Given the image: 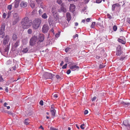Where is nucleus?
<instances>
[{
  "label": "nucleus",
  "instance_id": "47",
  "mask_svg": "<svg viewBox=\"0 0 130 130\" xmlns=\"http://www.w3.org/2000/svg\"><path fill=\"white\" fill-rule=\"evenodd\" d=\"M42 3H41V4L40 5V7L42 8L43 9H45V7H44L42 5Z\"/></svg>",
  "mask_w": 130,
  "mask_h": 130
},
{
  "label": "nucleus",
  "instance_id": "7",
  "mask_svg": "<svg viewBox=\"0 0 130 130\" xmlns=\"http://www.w3.org/2000/svg\"><path fill=\"white\" fill-rule=\"evenodd\" d=\"M49 28V27L48 25L45 24L43 26L42 29V31L44 33H46L48 31Z\"/></svg>",
  "mask_w": 130,
  "mask_h": 130
},
{
  "label": "nucleus",
  "instance_id": "27",
  "mask_svg": "<svg viewBox=\"0 0 130 130\" xmlns=\"http://www.w3.org/2000/svg\"><path fill=\"white\" fill-rule=\"evenodd\" d=\"M118 40L119 42L121 43L122 44H124L125 43V42L122 39H118Z\"/></svg>",
  "mask_w": 130,
  "mask_h": 130
},
{
  "label": "nucleus",
  "instance_id": "32",
  "mask_svg": "<svg viewBox=\"0 0 130 130\" xmlns=\"http://www.w3.org/2000/svg\"><path fill=\"white\" fill-rule=\"evenodd\" d=\"M8 43V42L7 40L6 39H4L3 41V44L4 45H6Z\"/></svg>",
  "mask_w": 130,
  "mask_h": 130
},
{
  "label": "nucleus",
  "instance_id": "34",
  "mask_svg": "<svg viewBox=\"0 0 130 130\" xmlns=\"http://www.w3.org/2000/svg\"><path fill=\"white\" fill-rule=\"evenodd\" d=\"M95 22H93L91 24V27L92 28H94V26H95Z\"/></svg>",
  "mask_w": 130,
  "mask_h": 130
},
{
  "label": "nucleus",
  "instance_id": "49",
  "mask_svg": "<svg viewBox=\"0 0 130 130\" xmlns=\"http://www.w3.org/2000/svg\"><path fill=\"white\" fill-rule=\"evenodd\" d=\"M102 1V0H96V2L97 3H101Z\"/></svg>",
  "mask_w": 130,
  "mask_h": 130
},
{
  "label": "nucleus",
  "instance_id": "46",
  "mask_svg": "<svg viewBox=\"0 0 130 130\" xmlns=\"http://www.w3.org/2000/svg\"><path fill=\"white\" fill-rule=\"evenodd\" d=\"M4 81V79L2 78V76L0 75V82H3Z\"/></svg>",
  "mask_w": 130,
  "mask_h": 130
},
{
  "label": "nucleus",
  "instance_id": "48",
  "mask_svg": "<svg viewBox=\"0 0 130 130\" xmlns=\"http://www.w3.org/2000/svg\"><path fill=\"white\" fill-rule=\"evenodd\" d=\"M58 97V94H55L53 95V97L55 99H56Z\"/></svg>",
  "mask_w": 130,
  "mask_h": 130
},
{
  "label": "nucleus",
  "instance_id": "6",
  "mask_svg": "<svg viewBox=\"0 0 130 130\" xmlns=\"http://www.w3.org/2000/svg\"><path fill=\"white\" fill-rule=\"evenodd\" d=\"M37 40V36H34L32 37L29 41L30 45L31 46L34 45L36 43Z\"/></svg>",
  "mask_w": 130,
  "mask_h": 130
},
{
  "label": "nucleus",
  "instance_id": "11",
  "mask_svg": "<svg viewBox=\"0 0 130 130\" xmlns=\"http://www.w3.org/2000/svg\"><path fill=\"white\" fill-rule=\"evenodd\" d=\"M52 12L53 15H57V7H53L52 9Z\"/></svg>",
  "mask_w": 130,
  "mask_h": 130
},
{
  "label": "nucleus",
  "instance_id": "10",
  "mask_svg": "<svg viewBox=\"0 0 130 130\" xmlns=\"http://www.w3.org/2000/svg\"><path fill=\"white\" fill-rule=\"evenodd\" d=\"M123 124L126 127L127 130H130V123L127 120H125L123 121Z\"/></svg>",
  "mask_w": 130,
  "mask_h": 130
},
{
  "label": "nucleus",
  "instance_id": "25",
  "mask_svg": "<svg viewBox=\"0 0 130 130\" xmlns=\"http://www.w3.org/2000/svg\"><path fill=\"white\" fill-rule=\"evenodd\" d=\"M24 124H26V125L28 124L29 123L28 119H25V120L24 121Z\"/></svg>",
  "mask_w": 130,
  "mask_h": 130
},
{
  "label": "nucleus",
  "instance_id": "31",
  "mask_svg": "<svg viewBox=\"0 0 130 130\" xmlns=\"http://www.w3.org/2000/svg\"><path fill=\"white\" fill-rule=\"evenodd\" d=\"M19 6V3L18 2H15L14 4V7L15 8H17Z\"/></svg>",
  "mask_w": 130,
  "mask_h": 130
},
{
  "label": "nucleus",
  "instance_id": "54",
  "mask_svg": "<svg viewBox=\"0 0 130 130\" xmlns=\"http://www.w3.org/2000/svg\"><path fill=\"white\" fill-rule=\"evenodd\" d=\"M125 57H121L120 58H119V59L120 60H122L124 58H125Z\"/></svg>",
  "mask_w": 130,
  "mask_h": 130
},
{
  "label": "nucleus",
  "instance_id": "13",
  "mask_svg": "<svg viewBox=\"0 0 130 130\" xmlns=\"http://www.w3.org/2000/svg\"><path fill=\"white\" fill-rule=\"evenodd\" d=\"M67 20L69 22L71 19V16L70 13L67 12L66 13Z\"/></svg>",
  "mask_w": 130,
  "mask_h": 130
},
{
  "label": "nucleus",
  "instance_id": "2",
  "mask_svg": "<svg viewBox=\"0 0 130 130\" xmlns=\"http://www.w3.org/2000/svg\"><path fill=\"white\" fill-rule=\"evenodd\" d=\"M41 23V20L39 18L34 20L32 23V27L34 29H38L40 26Z\"/></svg>",
  "mask_w": 130,
  "mask_h": 130
},
{
  "label": "nucleus",
  "instance_id": "51",
  "mask_svg": "<svg viewBox=\"0 0 130 130\" xmlns=\"http://www.w3.org/2000/svg\"><path fill=\"white\" fill-rule=\"evenodd\" d=\"M56 77L57 79H59L60 78V77L58 75H56Z\"/></svg>",
  "mask_w": 130,
  "mask_h": 130
},
{
  "label": "nucleus",
  "instance_id": "52",
  "mask_svg": "<svg viewBox=\"0 0 130 130\" xmlns=\"http://www.w3.org/2000/svg\"><path fill=\"white\" fill-rule=\"evenodd\" d=\"M96 96H94L93 98L92 99V100L93 101H94L96 99Z\"/></svg>",
  "mask_w": 130,
  "mask_h": 130
},
{
  "label": "nucleus",
  "instance_id": "19",
  "mask_svg": "<svg viewBox=\"0 0 130 130\" xmlns=\"http://www.w3.org/2000/svg\"><path fill=\"white\" fill-rule=\"evenodd\" d=\"M41 15L42 18L44 19H46L48 17V16L46 13H44Z\"/></svg>",
  "mask_w": 130,
  "mask_h": 130
},
{
  "label": "nucleus",
  "instance_id": "3",
  "mask_svg": "<svg viewBox=\"0 0 130 130\" xmlns=\"http://www.w3.org/2000/svg\"><path fill=\"white\" fill-rule=\"evenodd\" d=\"M53 17L52 18L49 17L48 19V22L50 25H53L58 22L59 20L58 15L57 14L53 15Z\"/></svg>",
  "mask_w": 130,
  "mask_h": 130
},
{
  "label": "nucleus",
  "instance_id": "15",
  "mask_svg": "<svg viewBox=\"0 0 130 130\" xmlns=\"http://www.w3.org/2000/svg\"><path fill=\"white\" fill-rule=\"evenodd\" d=\"M27 3L22 2L20 4V6L21 7L24 8L26 7L27 6Z\"/></svg>",
  "mask_w": 130,
  "mask_h": 130
},
{
  "label": "nucleus",
  "instance_id": "60",
  "mask_svg": "<svg viewBox=\"0 0 130 130\" xmlns=\"http://www.w3.org/2000/svg\"><path fill=\"white\" fill-rule=\"evenodd\" d=\"M6 88L5 89V91L6 92H8V88L7 87H6Z\"/></svg>",
  "mask_w": 130,
  "mask_h": 130
},
{
  "label": "nucleus",
  "instance_id": "64",
  "mask_svg": "<svg viewBox=\"0 0 130 130\" xmlns=\"http://www.w3.org/2000/svg\"><path fill=\"white\" fill-rule=\"evenodd\" d=\"M127 21L128 22V23L130 24V18H129L127 20Z\"/></svg>",
  "mask_w": 130,
  "mask_h": 130
},
{
  "label": "nucleus",
  "instance_id": "16",
  "mask_svg": "<svg viewBox=\"0 0 130 130\" xmlns=\"http://www.w3.org/2000/svg\"><path fill=\"white\" fill-rule=\"evenodd\" d=\"M44 40V35L43 34H41L40 35L39 41L40 42H42Z\"/></svg>",
  "mask_w": 130,
  "mask_h": 130
},
{
  "label": "nucleus",
  "instance_id": "12",
  "mask_svg": "<svg viewBox=\"0 0 130 130\" xmlns=\"http://www.w3.org/2000/svg\"><path fill=\"white\" fill-rule=\"evenodd\" d=\"M75 6L73 4H70V10L71 12H73L75 11Z\"/></svg>",
  "mask_w": 130,
  "mask_h": 130
},
{
  "label": "nucleus",
  "instance_id": "5",
  "mask_svg": "<svg viewBox=\"0 0 130 130\" xmlns=\"http://www.w3.org/2000/svg\"><path fill=\"white\" fill-rule=\"evenodd\" d=\"M54 75L51 73L45 72L43 75V77L45 79L48 78L52 79Z\"/></svg>",
  "mask_w": 130,
  "mask_h": 130
},
{
  "label": "nucleus",
  "instance_id": "45",
  "mask_svg": "<svg viewBox=\"0 0 130 130\" xmlns=\"http://www.w3.org/2000/svg\"><path fill=\"white\" fill-rule=\"evenodd\" d=\"M67 64H66L64 65H63L62 66V68L63 69H66L67 68Z\"/></svg>",
  "mask_w": 130,
  "mask_h": 130
},
{
  "label": "nucleus",
  "instance_id": "61",
  "mask_svg": "<svg viewBox=\"0 0 130 130\" xmlns=\"http://www.w3.org/2000/svg\"><path fill=\"white\" fill-rule=\"evenodd\" d=\"M64 63V62L63 61H62L61 62V63L60 64V66H62L63 64Z\"/></svg>",
  "mask_w": 130,
  "mask_h": 130
},
{
  "label": "nucleus",
  "instance_id": "29",
  "mask_svg": "<svg viewBox=\"0 0 130 130\" xmlns=\"http://www.w3.org/2000/svg\"><path fill=\"white\" fill-rule=\"evenodd\" d=\"M43 10L41 9H40L39 11V15L40 16L42 14V13L43 12Z\"/></svg>",
  "mask_w": 130,
  "mask_h": 130
},
{
  "label": "nucleus",
  "instance_id": "21",
  "mask_svg": "<svg viewBox=\"0 0 130 130\" xmlns=\"http://www.w3.org/2000/svg\"><path fill=\"white\" fill-rule=\"evenodd\" d=\"M20 41L19 40H18L17 42L15 43L14 46L15 48H16L19 45V43Z\"/></svg>",
  "mask_w": 130,
  "mask_h": 130
},
{
  "label": "nucleus",
  "instance_id": "62",
  "mask_svg": "<svg viewBox=\"0 0 130 130\" xmlns=\"http://www.w3.org/2000/svg\"><path fill=\"white\" fill-rule=\"evenodd\" d=\"M7 105V104L5 102V103L4 104V106L5 107H6L7 106L6 105Z\"/></svg>",
  "mask_w": 130,
  "mask_h": 130
},
{
  "label": "nucleus",
  "instance_id": "53",
  "mask_svg": "<svg viewBox=\"0 0 130 130\" xmlns=\"http://www.w3.org/2000/svg\"><path fill=\"white\" fill-rule=\"evenodd\" d=\"M51 32H52L53 33V34L54 35L55 34V33L54 32V29L53 28H52L51 29Z\"/></svg>",
  "mask_w": 130,
  "mask_h": 130
},
{
  "label": "nucleus",
  "instance_id": "40",
  "mask_svg": "<svg viewBox=\"0 0 130 130\" xmlns=\"http://www.w3.org/2000/svg\"><path fill=\"white\" fill-rule=\"evenodd\" d=\"M57 3L59 4H60L62 3V1L61 0H57Z\"/></svg>",
  "mask_w": 130,
  "mask_h": 130
},
{
  "label": "nucleus",
  "instance_id": "18",
  "mask_svg": "<svg viewBox=\"0 0 130 130\" xmlns=\"http://www.w3.org/2000/svg\"><path fill=\"white\" fill-rule=\"evenodd\" d=\"M121 103L124 105L126 107H127L128 106L130 105V103L126 102H125L123 101Z\"/></svg>",
  "mask_w": 130,
  "mask_h": 130
},
{
  "label": "nucleus",
  "instance_id": "26",
  "mask_svg": "<svg viewBox=\"0 0 130 130\" xmlns=\"http://www.w3.org/2000/svg\"><path fill=\"white\" fill-rule=\"evenodd\" d=\"M61 11L65 13L66 12V8L63 7L62 6L61 8Z\"/></svg>",
  "mask_w": 130,
  "mask_h": 130
},
{
  "label": "nucleus",
  "instance_id": "35",
  "mask_svg": "<svg viewBox=\"0 0 130 130\" xmlns=\"http://www.w3.org/2000/svg\"><path fill=\"white\" fill-rule=\"evenodd\" d=\"M117 27L116 25H114L113 27V29L114 31H116L117 29Z\"/></svg>",
  "mask_w": 130,
  "mask_h": 130
},
{
  "label": "nucleus",
  "instance_id": "23",
  "mask_svg": "<svg viewBox=\"0 0 130 130\" xmlns=\"http://www.w3.org/2000/svg\"><path fill=\"white\" fill-rule=\"evenodd\" d=\"M72 51L71 48L69 47H67L65 50V51L66 52H69Z\"/></svg>",
  "mask_w": 130,
  "mask_h": 130
},
{
  "label": "nucleus",
  "instance_id": "36",
  "mask_svg": "<svg viewBox=\"0 0 130 130\" xmlns=\"http://www.w3.org/2000/svg\"><path fill=\"white\" fill-rule=\"evenodd\" d=\"M105 66V65H103V64H100L99 66V68L100 69H101L104 68Z\"/></svg>",
  "mask_w": 130,
  "mask_h": 130
},
{
  "label": "nucleus",
  "instance_id": "37",
  "mask_svg": "<svg viewBox=\"0 0 130 130\" xmlns=\"http://www.w3.org/2000/svg\"><path fill=\"white\" fill-rule=\"evenodd\" d=\"M12 7V6L11 5H9L7 6V9L9 10H10L11 9Z\"/></svg>",
  "mask_w": 130,
  "mask_h": 130
},
{
  "label": "nucleus",
  "instance_id": "38",
  "mask_svg": "<svg viewBox=\"0 0 130 130\" xmlns=\"http://www.w3.org/2000/svg\"><path fill=\"white\" fill-rule=\"evenodd\" d=\"M107 17L109 19H110L112 18V17L111 15L109 14H107Z\"/></svg>",
  "mask_w": 130,
  "mask_h": 130
},
{
  "label": "nucleus",
  "instance_id": "28",
  "mask_svg": "<svg viewBox=\"0 0 130 130\" xmlns=\"http://www.w3.org/2000/svg\"><path fill=\"white\" fill-rule=\"evenodd\" d=\"M30 6L32 8H34L35 6V4L33 2H31L30 5Z\"/></svg>",
  "mask_w": 130,
  "mask_h": 130
},
{
  "label": "nucleus",
  "instance_id": "59",
  "mask_svg": "<svg viewBox=\"0 0 130 130\" xmlns=\"http://www.w3.org/2000/svg\"><path fill=\"white\" fill-rule=\"evenodd\" d=\"M90 20V18H88L86 20V21L87 22H89Z\"/></svg>",
  "mask_w": 130,
  "mask_h": 130
},
{
  "label": "nucleus",
  "instance_id": "20",
  "mask_svg": "<svg viewBox=\"0 0 130 130\" xmlns=\"http://www.w3.org/2000/svg\"><path fill=\"white\" fill-rule=\"evenodd\" d=\"M9 49V47L8 45L4 50V52L5 53H6V54L8 53V51Z\"/></svg>",
  "mask_w": 130,
  "mask_h": 130
},
{
  "label": "nucleus",
  "instance_id": "14",
  "mask_svg": "<svg viewBox=\"0 0 130 130\" xmlns=\"http://www.w3.org/2000/svg\"><path fill=\"white\" fill-rule=\"evenodd\" d=\"M50 111L52 114H55L56 113V110L54 109V106L53 105L51 106Z\"/></svg>",
  "mask_w": 130,
  "mask_h": 130
},
{
  "label": "nucleus",
  "instance_id": "55",
  "mask_svg": "<svg viewBox=\"0 0 130 130\" xmlns=\"http://www.w3.org/2000/svg\"><path fill=\"white\" fill-rule=\"evenodd\" d=\"M11 61L10 60H8L7 61V63L8 64H10L11 63Z\"/></svg>",
  "mask_w": 130,
  "mask_h": 130
},
{
  "label": "nucleus",
  "instance_id": "57",
  "mask_svg": "<svg viewBox=\"0 0 130 130\" xmlns=\"http://www.w3.org/2000/svg\"><path fill=\"white\" fill-rule=\"evenodd\" d=\"M78 35L77 34H76L75 35L73 36V38L74 39L76 37H78Z\"/></svg>",
  "mask_w": 130,
  "mask_h": 130
},
{
  "label": "nucleus",
  "instance_id": "44",
  "mask_svg": "<svg viewBox=\"0 0 130 130\" xmlns=\"http://www.w3.org/2000/svg\"><path fill=\"white\" fill-rule=\"evenodd\" d=\"M42 0H36V2L38 4L41 3Z\"/></svg>",
  "mask_w": 130,
  "mask_h": 130
},
{
  "label": "nucleus",
  "instance_id": "22",
  "mask_svg": "<svg viewBox=\"0 0 130 130\" xmlns=\"http://www.w3.org/2000/svg\"><path fill=\"white\" fill-rule=\"evenodd\" d=\"M118 4H114L112 6V11H113L114 10L115 8L117 6H118Z\"/></svg>",
  "mask_w": 130,
  "mask_h": 130
},
{
  "label": "nucleus",
  "instance_id": "41",
  "mask_svg": "<svg viewBox=\"0 0 130 130\" xmlns=\"http://www.w3.org/2000/svg\"><path fill=\"white\" fill-rule=\"evenodd\" d=\"M39 104L41 106H43V102L42 100H41L39 102Z\"/></svg>",
  "mask_w": 130,
  "mask_h": 130
},
{
  "label": "nucleus",
  "instance_id": "8",
  "mask_svg": "<svg viewBox=\"0 0 130 130\" xmlns=\"http://www.w3.org/2000/svg\"><path fill=\"white\" fill-rule=\"evenodd\" d=\"M5 25L4 24H3L2 25L0 30V35H2V37L3 38L5 35V33L4 31L5 29Z\"/></svg>",
  "mask_w": 130,
  "mask_h": 130
},
{
  "label": "nucleus",
  "instance_id": "9",
  "mask_svg": "<svg viewBox=\"0 0 130 130\" xmlns=\"http://www.w3.org/2000/svg\"><path fill=\"white\" fill-rule=\"evenodd\" d=\"M116 50V55L118 56H120L122 53L121 50V46L120 45L118 46Z\"/></svg>",
  "mask_w": 130,
  "mask_h": 130
},
{
  "label": "nucleus",
  "instance_id": "33",
  "mask_svg": "<svg viewBox=\"0 0 130 130\" xmlns=\"http://www.w3.org/2000/svg\"><path fill=\"white\" fill-rule=\"evenodd\" d=\"M27 32L29 34H31L32 32L31 29H29L27 30Z\"/></svg>",
  "mask_w": 130,
  "mask_h": 130
},
{
  "label": "nucleus",
  "instance_id": "39",
  "mask_svg": "<svg viewBox=\"0 0 130 130\" xmlns=\"http://www.w3.org/2000/svg\"><path fill=\"white\" fill-rule=\"evenodd\" d=\"M85 125L84 124H82L81 126H80V127L82 129H85V127H84Z\"/></svg>",
  "mask_w": 130,
  "mask_h": 130
},
{
  "label": "nucleus",
  "instance_id": "43",
  "mask_svg": "<svg viewBox=\"0 0 130 130\" xmlns=\"http://www.w3.org/2000/svg\"><path fill=\"white\" fill-rule=\"evenodd\" d=\"M7 15V14L5 13H4L3 15V17L5 19L6 18Z\"/></svg>",
  "mask_w": 130,
  "mask_h": 130
},
{
  "label": "nucleus",
  "instance_id": "50",
  "mask_svg": "<svg viewBox=\"0 0 130 130\" xmlns=\"http://www.w3.org/2000/svg\"><path fill=\"white\" fill-rule=\"evenodd\" d=\"M70 73H71V70L70 69L68 70L67 72V73L68 74H69Z\"/></svg>",
  "mask_w": 130,
  "mask_h": 130
},
{
  "label": "nucleus",
  "instance_id": "4",
  "mask_svg": "<svg viewBox=\"0 0 130 130\" xmlns=\"http://www.w3.org/2000/svg\"><path fill=\"white\" fill-rule=\"evenodd\" d=\"M19 20V17L18 13H15L13 15L12 19V24L15 25Z\"/></svg>",
  "mask_w": 130,
  "mask_h": 130
},
{
  "label": "nucleus",
  "instance_id": "63",
  "mask_svg": "<svg viewBox=\"0 0 130 130\" xmlns=\"http://www.w3.org/2000/svg\"><path fill=\"white\" fill-rule=\"evenodd\" d=\"M85 2L87 3L89 1V0H85Z\"/></svg>",
  "mask_w": 130,
  "mask_h": 130
},
{
  "label": "nucleus",
  "instance_id": "1",
  "mask_svg": "<svg viewBox=\"0 0 130 130\" xmlns=\"http://www.w3.org/2000/svg\"><path fill=\"white\" fill-rule=\"evenodd\" d=\"M31 23V20L27 17L23 19L21 22L22 27L25 29L28 28L30 26Z\"/></svg>",
  "mask_w": 130,
  "mask_h": 130
},
{
  "label": "nucleus",
  "instance_id": "24",
  "mask_svg": "<svg viewBox=\"0 0 130 130\" xmlns=\"http://www.w3.org/2000/svg\"><path fill=\"white\" fill-rule=\"evenodd\" d=\"M12 39L13 40H16L17 39V35L15 34H13L12 36Z\"/></svg>",
  "mask_w": 130,
  "mask_h": 130
},
{
  "label": "nucleus",
  "instance_id": "30",
  "mask_svg": "<svg viewBox=\"0 0 130 130\" xmlns=\"http://www.w3.org/2000/svg\"><path fill=\"white\" fill-rule=\"evenodd\" d=\"M22 52L25 53H26L28 51V49L27 48H24L22 51Z\"/></svg>",
  "mask_w": 130,
  "mask_h": 130
},
{
  "label": "nucleus",
  "instance_id": "56",
  "mask_svg": "<svg viewBox=\"0 0 130 130\" xmlns=\"http://www.w3.org/2000/svg\"><path fill=\"white\" fill-rule=\"evenodd\" d=\"M88 111L87 110H86L84 112V114H88Z\"/></svg>",
  "mask_w": 130,
  "mask_h": 130
},
{
  "label": "nucleus",
  "instance_id": "17",
  "mask_svg": "<svg viewBox=\"0 0 130 130\" xmlns=\"http://www.w3.org/2000/svg\"><path fill=\"white\" fill-rule=\"evenodd\" d=\"M70 68L72 70H75L76 69H79V67L76 65H74L71 66Z\"/></svg>",
  "mask_w": 130,
  "mask_h": 130
},
{
  "label": "nucleus",
  "instance_id": "58",
  "mask_svg": "<svg viewBox=\"0 0 130 130\" xmlns=\"http://www.w3.org/2000/svg\"><path fill=\"white\" fill-rule=\"evenodd\" d=\"M59 36V34L58 33H56L55 35V36L56 37L58 38Z\"/></svg>",
  "mask_w": 130,
  "mask_h": 130
},
{
  "label": "nucleus",
  "instance_id": "42",
  "mask_svg": "<svg viewBox=\"0 0 130 130\" xmlns=\"http://www.w3.org/2000/svg\"><path fill=\"white\" fill-rule=\"evenodd\" d=\"M50 130H58V129L54 127H51L50 128Z\"/></svg>",
  "mask_w": 130,
  "mask_h": 130
}]
</instances>
